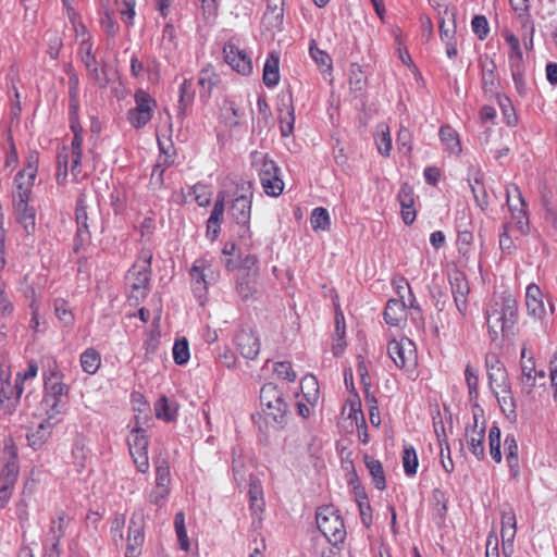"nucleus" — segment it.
Returning a JSON list of instances; mask_svg holds the SVG:
<instances>
[{
    "label": "nucleus",
    "mask_w": 557,
    "mask_h": 557,
    "mask_svg": "<svg viewBox=\"0 0 557 557\" xmlns=\"http://www.w3.org/2000/svg\"><path fill=\"white\" fill-rule=\"evenodd\" d=\"M517 301L509 295L504 294L499 300H495L485 310L488 333L492 341H495L499 333L507 335L517 322Z\"/></svg>",
    "instance_id": "1"
},
{
    "label": "nucleus",
    "mask_w": 557,
    "mask_h": 557,
    "mask_svg": "<svg viewBox=\"0 0 557 557\" xmlns=\"http://www.w3.org/2000/svg\"><path fill=\"white\" fill-rule=\"evenodd\" d=\"M252 197V183L243 182L237 186L236 197L233 199L230 208L231 216L237 227L235 233L240 239H249L251 237L250 215Z\"/></svg>",
    "instance_id": "2"
},
{
    "label": "nucleus",
    "mask_w": 557,
    "mask_h": 557,
    "mask_svg": "<svg viewBox=\"0 0 557 557\" xmlns=\"http://www.w3.org/2000/svg\"><path fill=\"white\" fill-rule=\"evenodd\" d=\"M250 159L252 168L258 172L264 193L271 197L280 196L284 189V182L276 162L259 151H252Z\"/></svg>",
    "instance_id": "3"
},
{
    "label": "nucleus",
    "mask_w": 557,
    "mask_h": 557,
    "mask_svg": "<svg viewBox=\"0 0 557 557\" xmlns=\"http://www.w3.org/2000/svg\"><path fill=\"white\" fill-rule=\"evenodd\" d=\"M260 404L267 421L273 423L274 428L283 429L287 420L288 406L275 384L267 383L261 387Z\"/></svg>",
    "instance_id": "4"
},
{
    "label": "nucleus",
    "mask_w": 557,
    "mask_h": 557,
    "mask_svg": "<svg viewBox=\"0 0 557 557\" xmlns=\"http://www.w3.org/2000/svg\"><path fill=\"white\" fill-rule=\"evenodd\" d=\"M315 521L320 532L333 546L342 544L346 537L344 521L333 506H323L318 509Z\"/></svg>",
    "instance_id": "5"
},
{
    "label": "nucleus",
    "mask_w": 557,
    "mask_h": 557,
    "mask_svg": "<svg viewBox=\"0 0 557 557\" xmlns=\"http://www.w3.org/2000/svg\"><path fill=\"white\" fill-rule=\"evenodd\" d=\"M151 271L138 270L132 267L126 275L129 285L128 301L131 306H138L148 296L150 289Z\"/></svg>",
    "instance_id": "6"
},
{
    "label": "nucleus",
    "mask_w": 557,
    "mask_h": 557,
    "mask_svg": "<svg viewBox=\"0 0 557 557\" xmlns=\"http://www.w3.org/2000/svg\"><path fill=\"white\" fill-rule=\"evenodd\" d=\"M480 416H483V409L475 403L473 405V423L466 426V437L470 451L479 460H482L485 456V421L483 420L479 428Z\"/></svg>",
    "instance_id": "7"
},
{
    "label": "nucleus",
    "mask_w": 557,
    "mask_h": 557,
    "mask_svg": "<svg viewBox=\"0 0 557 557\" xmlns=\"http://www.w3.org/2000/svg\"><path fill=\"white\" fill-rule=\"evenodd\" d=\"M387 352L399 369L414 364V344L409 338L391 341L387 346Z\"/></svg>",
    "instance_id": "8"
},
{
    "label": "nucleus",
    "mask_w": 557,
    "mask_h": 557,
    "mask_svg": "<svg viewBox=\"0 0 557 557\" xmlns=\"http://www.w3.org/2000/svg\"><path fill=\"white\" fill-rule=\"evenodd\" d=\"M451 294L457 311L460 315L466 317L468 311V295L470 287L466 275L456 271L449 278Z\"/></svg>",
    "instance_id": "9"
},
{
    "label": "nucleus",
    "mask_w": 557,
    "mask_h": 557,
    "mask_svg": "<svg viewBox=\"0 0 557 557\" xmlns=\"http://www.w3.org/2000/svg\"><path fill=\"white\" fill-rule=\"evenodd\" d=\"M226 63L237 73L247 76L252 73V62L247 53L234 44H225L223 48Z\"/></svg>",
    "instance_id": "10"
},
{
    "label": "nucleus",
    "mask_w": 557,
    "mask_h": 557,
    "mask_svg": "<svg viewBox=\"0 0 557 557\" xmlns=\"http://www.w3.org/2000/svg\"><path fill=\"white\" fill-rule=\"evenodd\" d=\"M143 513L134 512L129 519L126 557H137L144 543Z\"/></svg>",
    "instance_id": "11"
},
{
    "label": "nucleus",
    "mask_w": 557,
    "mask_h": 557,
    "mask_svg": "<svg viewBox=\"0 0 557 557\" xmlns=\"http://www.w3.org/2000/svg\"><path fill=\"white\" fill-rule=\"evenodd\" d=\"M488 384L492 391L508 387L510 384L507 370L496 355H487L485 358Z\"/></svg>",
    "instance_id": "12"
},
{
    "label": "nucleus",
    "mask_w": 557,
    "mask_h": 557,
    "mask_svg": "<svg viewBox=\"0 0 557 557\" xmlns=\"http://www.w3.org/2000/svg\"><path fill=\"white\" fill-rule=\"evenodd\" d=\"M86 205V195L81 194L76 200V208H75V218H76V224H77V231L75 240L79 243V245H84L86 243H89L90 240V230L88 221L90 220L89 213L87 210Z\"/></svg>",
    "instance_id": "13"
},
{
    "label": "nucleus",
    "mask_w": 557,
    "mask_h": 557,
    "mask_svg": "<svg viewBox=\"0 0 557 557\" xmlns=\"http://www.w3.org/2000/svg\"><path fill=\"white\" fill-rule=\"evenodd\" d=\"M234 341L244 358L253 360L259 355L260 342L251 329L239 330Z\"/></svg>",
    "instance_id": "14"
},
{
    "label": "nucleus",
    "mask_w": 557,
    "mask_h": 557,
    "mask_svg": "<svg viewBox=\"0 0 557 557\" xmlns=\"http://www.w3.org/2000/svg\"><path fill=\"white\" fill-rule=\"evenodd\" d=\"M507 195V205L509 209L512 211L513 219L516 220V226L520 231L521 234H527L529 232V219L527 212L523 209H517L516 205H512V197L515 196L521 207L525 206L524 199L521 195L519 187L515 184L510 185L506 189Z\"/></svg>",
    "instance_id": "15"
},
{
    "label": "nucleus",
    "mask_w": 557,
    "mask_h": 557,
    "mask_svg": "<svg viewBox=\"0 0 557 557\" xmlns=\"http://www.w3.org/2000/svg\"><path fill=\"white\" fill-rule=\"evenodd\" d=\"M82 62L89 72L90 76L101 86L106 87L109 79L104 71L98 69V62L92 53V45L89 40H83L81 44Z\"/></svg>",
    "instance_id": "16"
},
{
    "label": "nucleus",
    "mask_w": 557,
    "mask_h": 557,
    "mask_svg": "<svg viewBox=\"0 0 557 557\" xmlns=\"http://www.w3.org/2000/svg\"><path fill=\"white\" fill-rule=\"evenodd\" d=\"M398 201L401 207V218L405 224L410 225L416 220V210L413 208V189L408 183L401 184L398 191Z\"/></svg>",
    "instance_id": "17"
},
{
    "label": "nucleus",
    "mask_w": 557,
    "mask_h": 557,
    "mask_svg": "<svg viewBox=\"0 0 557 557\" xmlns=\"http://www.w3.org/2000/svg\"><path fill=\"white\" fill-rule=\"evenodd\" d=\"M525 305L528 313L534 318L541 319L545 314L543 302V293L535 284H530L525 292Z\"/></svg>",
    "instance_id": "18"
},
{
    "label": "nucleus",
    "mask_w": 557,
    "mask_h": 557,
    "mask_svg": "<svg viewBox=\"0 0 557 557\" xmlns=\"http://www.w3.org/2000/svg\"><path fill=\"white\" fill-rule=\"evenodd\" d=\"M224 195L219 194L214 202L213 209L207 221V237L215 240L220 233V227L224 213Z\"/></svg>",
    "instance_id": "19"
},
{
    "label": "nucleus",
    "mask_w": 557,
    "mask_h": 557,
    "mask_svg": "<svg viewBox=\"0 0 557 557\" xmlns=\"http://www.w3.org/2000/svg\"><path fill=\"white\" fill-rule=\"evenodd\" d=\"M500 392H497L496 389L493 391L495 394L498 405L503 411V413L506 416V418L510 422L517 421V404L516 399L512 394L511 385L509 384L508 387H502L499 388Z\"/></svg>",
    "instance_id": "20"
},
{
    "label": "nucleus",
    "mask_w": 557,
    "mask_h": 557,
    "mask_svg": "<svg viewBox=\"0 0 557 557\" xmlns=\"http://www.w3.org/2000/svg\"><path fill=\"white\" fill-rule=\"evenodd\" d=\"M258 275L253 271L238 273L236 290L243 300H247L257 293Z\"/></svg>",
    "instance_id": "21"
},
{
    "label": "nucleus",
    "mask_w": 557,
    "mask_h": 557,
    "mask_svg": "<svg viewBox=\"0 0 557 557\" xmlns=\"http://www.w3.org/2000/svg\"><path fill=\"white\" fill-rule=\"evenodd\" d=\"M45 391L44 398H48V400L53 398L65 399L69 387L60 381L58 372H51L49 376L45 377Z\"/></svg>",
    "instance_id": "22"
},
{
    "label": "nucleus",
    "mask_w": 557,
    "mask_h": 557,
    "mask_svg": "<svg viewBox=\"0 0 557 557\" xmlns=\"http://www.w3.org/2000/svg\"><path fill=\"white\" fill-rule=\"evenodd\" d=\"M16 220L24 227L27 234L35 231V216L36 211L33 207L28 206V201H15Z\"/></svg>",
    "instance_id": "23"
},
{
    "label": "nucleus",
    "mask_w": 557,
    "mask_h": 557,
    "mask_svg": "<svg viewBox=\"0 0 557 557\" xmlns=\"http://www.w3.org/2000/svg\"><path fill=\"white\" fill-rule=\"evenodd\" d=\"M206 261L197 260L190 269L193 290L196 296L201 297L207 290Z\"/></svg>",
    "instance_id": "24"
},
{
    "label": "nucleus",
    "mask_w": 557,
    "mask_h": 557,
    "mask_svg": "<svg viewBox=\"0 0 557 557\" xmlns=\"http://www.w3.org/2000/svg\"><path fill=\"white\" fill-rule=\"evenodd\" d=\"M280 58L271 52L265 60L263 67V83L268 88L275 87L280 82Z\"/></svg>",
    "instance_id": "25"
},
{
    "label": "nucleus",
    "mask_w": 557,
    "mask_h": 557,
    "mask_svg": "<svg viewBox=\"0 0 557 557\" xmlns=\"http://www.w3.org/2000/svg\"><path fill=\"white\" fill-rule=\"evenodd\" d=\"M405 309L406 302L404 301V296H400V299H389L383 313L385 322L393 326L399 325Z\"/></svg>",
    "instance_id": "26"
},
{
    "label": "nucleus",
    "mask_w": 557,
    "mask_h": 557,
    "mask_svg": "<svg viewBox=\"0 0 557 557\" xmlns=\"http://www.w3.org/2000/svg\"><path fill=\"white\" fill-rule=\"evenodd\" d=\"M219 82V75L211 65L203 67L198 75V85L201 88L200 97L208 99L211 96L213 87Z\"/></svg>",
    "instance_id": "27"
},
{
    "label": "nucleus",
    "mask_w": 557,
    "mask_h": 557,
    "mask_svg": "<svg viewBox=\"0 0 557 557\" xmlns=\"http://www.w3.org/2000/svg\"><path fill=\"white\" fill-rule=\"evenodd\" d=\"M194 97L195 91L193 89L191 79L185 78L180 86L177 119H180L181 121L184 120L187 112V108L191 106Z\"/></svg>",
    "instance_id": "28"
},
{
    "label": "nucleus",
    "mask_w": 557,
    "mask_h": 557,
    "mask_svg": "<svg viewBox=\"0 0 557 557\" xmlns=\"http://www.w3.org/2000/svg\"><path fill=\"white\" fill-rule=\"evenodd\" d=\"M52 428L53 424L49 421L39 423L35 431L27 434L28 445L35 450L41 448L50 437Z\"/></svg>",
    "instance_id": "29"
},
{
    "label": "nucleus",
    "mask_w": 557,
    "mask_h": 557,
    "mask_svg": "<svg viewBox=\"0 0 557 557\" xmlns=\"http://www.w3.org/2000/svg\"><path fill=\"white\" fill-rule=\"evenodd\" d=\"M249 503L250 509L253 513H258L263 511L264 500H263V488L261 482L258 478L251 475L249 482Z\"/></svg>",
    "instance_id": "30"
},
{
    "label": "nucleus",
    "mask_w": 557,
    "mask_h": 557,
    "mask_svg": "<svg viewBox=\"0 0 557 557\" xmlns=\"http://www.w3.org/2000/svg\"><path fill=\"white\" fill-rule=\"evenodd\" d=\"M364 463L367 469L369 470V473L372 476V482L374 486L380 491L385 490L386 480L382 462L373 457L366 455Z\"/></svg>",
    "instance_id": "31"
},
{
    "label": "nucleus",
    "mask_w": 557,
    "mask_h": 557,
    "mask_svg": "<svg viewBox=\"0 0 557 557\" xmlns=\"http://www.w3.org/2000/svg\"><path fill=\"white\" fill-rule=\"evenodd\" d=\"M535 362L533 358H529L521 364L520 383L522 385V393L530 395L536 385Z\"/></svg>",
    "instance_id": "32"
},
{
    "label": "nucleus",
    "mask_w": 557,
    "mask_h": 557,
    "mask_svg": "<svg viewBox=\"0 0 557 557\" xmlns=\"http://www.w3.org/2000/svg\"><path fill=\"white\" fill-rule=\"evenodd\" d=\"M482 84L485 91L493 92L497 88V78L495 75L496 65L492 59L485 58L481 61Z\"/></svg>",
    "instance_id": "33"
},
{
    "label": "nucleus",
    "mask_w": 557,
    "mask_h": 557,
    "mask_svg": "<svg viewBox=\"0 0 557 557\" xmlns=\"http://www.w3.org/2000/svg\"><path fill=\"white\" fill-rule=\"evenodd\" d=\"M283 107L285 108V113L283 114V110L280 109V124H281V135L283 137H288L293 134L294 123H295V110L292 101V97L288 99V103L283 102Z\"/></svg>",
    "instance_id": "34"
},
{
    "label": "nucleus",
    "mask_w": 557,
    "mask_h": 557,
    "mask_svg": "<svg viewBox=\"0 0 557 557\" xmlns=\"http://www.w3.org/2000/svg\"><path fill=\"white\" fill-rule=\"evenodd\" d=\"M543 206L545 209V223L553 227L555 232H557V194H544Z\"/></svg>",
    "instance_id": "35"
},
{
    "label": "nucleus",
    "mask_w": 557,
    "mask_h": 557,
    "mask_svg": "<svg viewBox=\"0 0 557 557\" xmlns=\"http://www.w3.org/2000/svg\"><path fill=\"white\" fill-rule=\"evenodd\" d=\"M128 447L129 453H140L148 451V436L146 435V431L141 428H136L132 430L128 436Z\"/></svg>",
    "instance_id": "36"
},
{
    "label": "nucleus",
    "mask_w": 557,
    "mask_h": 557,
    "mask_svg": "<svg viewBox=\"0 0 557 557\" xmlns=\"http://www.w3.org/2000/svg\"><path fill=\"white\" fill-rule=\"evenodd\" d=\"M34 181L35 180H30L23 173L17 172L14 178V185L16 187V193L14 195L15 201L29 200V195L32 191V187L34 185Z\"/></svg>",
    "instance_id": "37"
},
{
    "label": "nucleus",
    "mask_w": 557,
    "mask_h": 557,
    "mask_svg": "<svg viewBox=\"0 0 557 557\" xmlns=\"http://www.w3.org/2000/svg\"><path fill=\"white\" fill-rule=\"evenodd\" d=\"M101 364L100 354L94 349L88 348L81 355V366L88 374H94L98 371Z\"/></svg>",
    "instance_id": "38"
},
{
    "label": "nucleus",
    "mask_w": 557,
    "mask_h": 557,
    "mask_svg": "<svg viewBox=\"0 0 557 557\" xmlns=\"http://www.w3.org/2000/svg\"><path fill=\"white\" fill-rule=\"evenodd\" d=\"M440 138L450 152L459 153L461 151L458 134L451 126L443 125L440 128Z\"/></svg>",
    "instance_id": "39"
},
{
    "label": "nucleus",
    "mask_w": 557,
    "mask_h": 557,
    "mask_svg": "<svg viewBox=\"0 0 557 557\" xmlns=\"http://www.w3.org/2000/svg\"><path fill=\"white\" fill-rule=\"evenodd\" d=\"M310 224L313 231H329L331 226V218L325 208H314L310 215Z\"/></svg>",
    "instance_id": "40"
},
{
    "label": "nucleus",
    "mask_w": 557,
    "mask_h": 557,
    "mask_svg": "<svg viewBox=\"0 0 557 557\" xmlns=\"http://www.w3.org/2000/svg\"><path fill=\"white\" fill-rule=\"evenodd\" d=\"M403 466H404V471L408 476H412L417 473L419 460H418L417 451L412 445L404 446Z\"/></svg>",
    "instance_id": "41"
},
{
    "label": "nucleus",
    "mask_w": 557,
    "mask_h": 557,
    "mask_svg": "<svg viewBox=\"0 0 557 557\" xmlns=\"http://www.w3.org/2000/svg\"><path fill=\"white\" fill-rule=\"evenodd\" d=\"M156 416L168 422L174 421L177 414V408L171 406L165 396H162L154 405Z\"/></svg>",
    "instance_id": "42"
},
{
    "label": "nucleus",
    "mask_w": 557,
    "mask_h": 557,
    "mask_svg": "<svg viewBox=\"0 0 557 557\" xmlns=\"http://www.w3.org/2000/svg\"><path fill=\"white\" fill-rule=\"evenodd\" d=\"M469 186L476 205L482 210H485L488 206V196L482 180L480 177H475L473 183L469 181Z\"/></svg>",
    "instance_id": "43"
},
{
    "label": "nucleus",
    "mask_w": 557,
    "mask_h": 557,
    "mask_svg": "<svg viewBox=\"0 0 557 557\" xmlns=\"http://www.w3.org/2000/svg\"><path fill=\"white\" fill-rule=\"evenodd\" d=\"M18 476V465L13 458L9 460L0 472V484L14 486Z\"/></svg>",
    "instance_id": "44"
},
{
    "label": "nucleus",
    "mask_w": 557,
    "mask_h": 557,
    "mask_svg": "<svg viewBox=\"0 0 557 557\" xmlns=\"http://www.w3.org/2000/svg\"><path fill=\"white\" fill-rule=\"evenodd\" d=\"M511 9L517 13L521 27L527 28L533 22L529 12V0H509Z\"/></svg>",
    "instance_id": "45"
},
{
    "label": "nucleus",
    "mask_w": 557,
    "mask_h": 557,
    "mask_svg": "<svg viewBox=\"0 0 557 557\" xmlns=\"http://www.w3.org/2000/svg\"><path fill=\"white\" fill-rule=\"evenodd\" d=\"M54 313L57 318L65 325L70 326L74 323V315L69 307V304L63 298L54 300Z\"/></svg>",
    "instance_id": "46"
},
{
    "label": "nucleus",
    "mask_w": 557,
    "mask_h": 557,
    "mask_svg": "<svg viewBox=\"0 0 557 557\" xmlns=\"http://www.w3.org/2000/svg\"><path fill=\"white\" fill-rule=\"evenodd\" d=\"M349 85L355 91H361L367 86V76L361 70L360 65L354 63L349 70Z\"/></svg>",
    "instance_id": "47"
},
{
    "label": "nucleus",
    "mask_w": 557,
    "mask_h": 557,
    "mask_svg": "<svg viewBox=\"0 0 557 557\" xmlns=\"http://www.w3.org/2000/svg\"><path fill=\"white\" fill-rule=\"evenodd\" d=\"M171 472L169 462L165 459L158 460L156 465L154 486L170 487Z\"/></svg>",
    "instance_id": "48"
},
{
    "label": "nucleus",
    "mask_w": 557,
    "mask_h": 557,
    "mask_svg": "<svg viewBox=\"0 0 557 557\" xmlns=\"http://www.w3.org/2000/svg\"><path fill=\"white\" fill-rule=\"evenodd\" d=\"M174 527L177 535L180 546L183 550L189 549V542L187 531L185 528V516L182 511L177 512L174 517Z\"/></svg>",
    "instance_id": "49"
},
{
    "label": "nucleus",
    "mask_w": 557,
    "mask_h": 557,
    "mask_svg": "<svg viewBox=\"0 0 557 557\" xmlns=\"http://www.w3.org/2000/svg\"><path fill=\"white\" fill-rule=\"evenodd\" d=\"M151 117H152V114L149 113L148 110L133 108L127 112V121L135 128H143L144 126H146L149 123Z\"/></svg>",
    "instance_id": "50"
},
{
    "label": "nucleus",
    "mask_w": 557,
    "mask_h": 557,
    "mask_svg": "<svg viewBox=\"0 0 557 557\" xmlns=\"http://www.w3.org/2000/svg\"><path fill=\"white\" fill-rule=\"evenodd\" d=\"M115 5L121 17L128 26L133 25L135 17V0H115Z\"/></svg>",
    "instance_id": "51"
},
{
    "label": "nucleus",
    "mask_w": 557,
    "mask_h": 557,
    "mask_svg": "<svg viewBox=\"0 0 557 557\" xmlns=\"http://www.w3.org/2000/svg\"><path fill=\"white\" fill-rule=\"evenodd\" d=\"M42 406L45 407L46 413L48 416V419L46 421H49L51 419H54L57 416L64 412L66 407V399H52L48 400V398L42 399Z\"/></svg>",
    "instance_id": "52"
},
{
    "label": "nucleus",
    "mask_w": 557,
    "mask_h": 557,
    "mask_svg": "<svg viewBox=\"0 0 557 557\" xmlns=\"http://www.w3.org/2000/svg\"><path fill=\"white\" fill-rule=\"evenodd\" d=\"M301 389L304 392L306 399L309 403L317 401L319 387L315 376L308 374L305 377H302Z\"/></svg>",
    "instance_id": "53"
},
{
    "label": "nucleus",
    "mask_w": 557,
    "mask_h": 557,
    "mask_svg": "<svg viewBox=\"0 0 557 557\" xmlns=\"http://www.w3.org/2000/svg\"><path fill=\"white\" fill-rule=\"evenodd\" d=\"M136 107L135 109L148 110L153 114L157 107L156 100L144 89H138L134 95Z\"/></svg>",
    "instance_id": "54"
},
{
    "label": "nucleus",
    "mask_w": 557,
    "mask_h": 557,
    "mask_svg": "<svg viewBox=\"0 0 557 557\" xmlns=\"http://www.w3.org/2000/svg\"><path fill=\"white\" fill-rule=\"evenodd\" d=\"M78 85H79V79H78L77 74L71 73L69 76V110L70 111L79 109Z\"/></svg>",
    "instance_id": "55"
},
{
    "label": "nucleus",
    "mask_w": 557,
    "mask_h": 557,
    "mask_svg": "<svg viewBox=\"0 0 557 557\" xmlns=\"http://www.w3.org/2000/svg\"><path fill=\"white\" fill-rule=\"evenodd\" d=\"M173 358L176 364H185L189 359V346L186 338L177 339L173 346Z\"/></svg>",
    "instance_id": "56"
},
{
    "label": "nucleus",
    "mask_w": 557,
    "mask_h": 557,
    "mask_svg": "<svg viewBox=\"0 0 557 557\" xmlns=\"http://www.w3.org/2000/svg\"><path fill=\"white\" fill-rule=\"evenodd\" d=\"M259 116H258V127H270L272 123V112L267 100L263 97H259L257 101Z\"/></svg>",
    "instance_id": "57"
},
{
    "label": "nucleus",
    "mask_w": 557,
    "mask_h": 557,
    "mask_svg": "<svg viewBox=\"0 0 557 557\" xmlns=\"http://www.w3.org/2000/svg\"><path fill=\"white\" fill-rule=\"evenodd\" d=\"M267 12L264 14V17H269L272 15L274 20V25L277 26L282 24L283 16H284V0H271L267 1Z\"/></svg>",
    "instance_id": "58"
},
{
    "label": "nucleus",
    "mask_w": 557,
    "mask_h": 557,
    "mask_svg": "<svg viewBox=\"0 0 557 557\" xmlns=\"http://www.w3.org/2000/svg\"><path fill=\"white\" fill-rule=\"evenodd\" d=\"M465 375H466L467 386L469 389L470 400L471 401L476 400L478 395H479V393H478L479 376L470 363H468L466 366Z\"/></svg>",
    "instance_id": "59"
},
{
    "label": "nucleus",
    "mask_w": 557,
    "mask_h": 557,
    "mask_svg": "<svg viewBox=\"0 0 557 557\" xmlns=\"http://www.w3.org/2000/svg\"><path fill=\"white\" fill-rule=\"evenodd\" d=\"M170 495V487L153 486L148 495V502L157 508L163 507Z\"/></svg>",
    "instance_id": "60"
},
{
    "label": "nucleus",
    "mask_w": 557,
    "mask_h": 557,
    "mask_svg": "<svg viewBox=\"0 0 557 557\" xmlns=\"http://www.w3.org/2000/svg\"><path fill=\"white\" fill-rule=\"evenodd\" d=\"M505 40L511 48V53L509 54V59H510L511 66H513V62H520L522 60V51L520 48V42H519L518 37L512 33L506 34Z\"/></svg>",
    "instance_id": "61"
},
{
    "label": "nucleus",
    "mask_w": 557,
    "mask_h": 557,
    "mask_svg": "<svg viewBox=\"0 0 557 557\" xmlns=\"http://www.w3.org/2000/svg\"><path fill=\"white\" fill-rule=\"evenodd\" d=\"M471 27L481 40L485 39L490 33L488 22L484 15H475L471 21Z\"/></svg>",
    "instance_id": "62"
},
{
    "label": "nucleus",
    "mask_w": 557,
    "mask_h": 557,
    "mask_svg": "<svg viewBox=\"0 0 557 557\" xmlns=\"http://www.w3.org/2000/svg\"><path fill=\"white\" fill-rule=\"evenodd\" d=\"M432 502L434 503L435 510L440 519H444L447 512V498L445 493L440 488L433 490Z\"/></svg>",
    "instance_id": "63"
},
{
    "label": "nucleus",
    "mask_w": 557,
    "mask_h": 557,
    "mask_svg": "<svg viewBox=\"0 0 557 557\" xmlns=\"http://www.w3.org/2000/svg\"><path fill=\"white\" fill-rule=\"evenodd\" d=\"M310 54L312 59L321 66H326L327 69H332V60L330 55L325 52L320 50L315 42L312 40L310 44Z\"/></svg>",
    "instance_id": "64"
}]
</instances>
